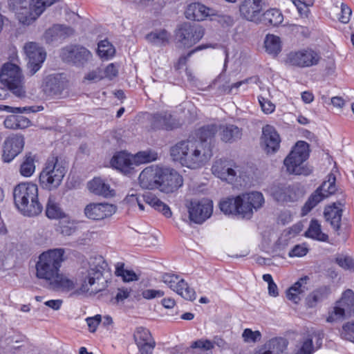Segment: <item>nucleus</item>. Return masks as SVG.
<instances>
[{"mask_svg":"<svg viewBox=\"0 0 354 354\" xmlns=\"http://www.w3.org/2000/svg\"><path fill=\"white\" fill-rule=\"evenodd\" d=\"M187 19L194 21H203L208 17L214 16L215 11L200 3L189 4L185 12Z\"/></svg>","mask_w":354,"mask_h":354,"instance_id":"obj_28","label":"nucleus"},{"mask_svg":"<svg viewBox=\"0 0 354 354\" xmlns=\"http://www.w3.org/2000/svg\"><path fill=\"white\" fill-rule=\"evenodd\" d=\"M354 313V292L351 289L345 290L339 300L336 301L326 319L333 322L351 317Z\"/></svg>","mask_w":354,"mask_h":354,"instance_id":"obj_9","label":"nucleus"},{"mask_svg":"<svg viewBox=\"0 0 354 354\" xmlns=\"http://www.w3.org/2000/svg\"><path fill=\"white\" fill-rule=\"evenodd\" d=\"M220 137L225 142H234L241 138L242 130L234 124H226L219 127Z\"/></svg>","mask_w":354,"mask_h":354,"instance_id":"obj_33","label":"nucleus"},{"mask_svg":"<svg viewBox=\"0 0 354 354\" xmlns=\"http://www.w3.org/2000/svg\"><path fill=\"white\" fill-rule=\"evenodd\" d=\"M115 48L108 40H102L98 44L97 54L98 55L106 59L113 56Z\"/></svg>","mask_w":354,"mask_h":354,"instance_id":"obj_45","label":"nucleus"},{"mask_svg":"<svg viewBox=\"0 0 354 354\" xmlns=\"http://www.w3.org/2000/svg\"><path fill=\"white\" fill-rule=\"evenodd\" d=\"M343 203L338 201L334 203L333 205L326 207L324 210V216L335 231H337L341 225L342 210L341 207Z\"/></svg>","mask_w":354,"mask_h":354,"instance_id":"obj_31","label":"nucleus"},{"mask_svg":"<svg viewBox=\"0 0 354 354\" xmlns=\"http://www.w3.org/2000/svg\"><path fill=\"white\" fill-rule=\"evenodd\" d=\"M264 46L268 53L277 56L281 50V39L278 36L269 34L265 38Z\"/></svg>","mask_w":354,"mask_h":354,"instance_id":"obj_38","label":"nucleus"},{"mask_svg":"<svg viewBox=\"0 0 354 354\" xmlns=\"http://www.w3.org/2000/svg\"><path fill=\"white\" fill-rule=\"evenodd\" d=\"M46 214L47 217L51 219L61 218L64 216V214L56 201V198L50 195L48 197L46 208Z\"/></svg>","mask_w":354,"mask_h":354,"instance_id":"obj_39","label":"nucleus"},{"mask_svg":"<svg viewBox=\"0 0 354 354\" xmlns=\"http://www.w3.org/2000/svg\"><path fill=\"white\" fill-rule=\"evenodd\" d=\"M171 35L165 29L156 30L146 35V39L152 45L162 46L169 44Z\"/></svg>","mask_w":354,"mask_h":354,"instance_id":"obj_35","label":"nucleus"},{"mask_svg":"<svg viewBox=\"0 0 354 354\" xmlns=\"http://www.w3.org/2000/svg\"><path fill=\"white\" fill-rule=\"evenodd\" d=\"M116 212V207L106 203H91L84 210L86 218L93 221H102L111 216Z\"/></svg>","mask_w":354,"mask_h":354,"instance_id":"obj_19","label":"nucleus"},{"mask_svg":"<svg viewBox=\"0 0 354 354\" xmlns=\"http://www.w3.org/2000/svg\"><path fill=\"white\" fill-rule=\"evenodd\" d=\"M131 290L127 288H120L118 289V292L115 295V299L117 302L123 301L130 296Z\"/></svg>","mask_w":354,"mask_h":354,"instance_id":"obj_62","label":"nucleus"},{"mask_svg":"<svg viewBox=\"0 0 354 354\" xmlns=\"http://www.w3.org/2000/svg\"><path fill=\"white\" fill-rule=\"evenodd\" d=\"M59 267H35L32 272L37 278L48 282L55 291L70 292L71 296H91L101 291L95 286L102 277V272L97 267H81L75 277L60 272Z\"/></svg>","mask_w":354,"mask_h":354,"instance_id":"obj_1","label":"nucleus"},{"mask_svg":"<svg viewBox=\"0 0 354 354\" xmlns=\"http://www.w3.org/2000/svg\"><path fill=\"white\" fill-rule=\"evenodd\" d=\"M104 263L103 257L97 254L91 256L89 261H87L88 266H102Z\"/></svg>","mask_w":354,"mask_h":354,"instance_id":"obj_63","label":"nucleus"},{"mask_svg":"<svg viewBox=\"0 0 354 354\" xmlns=\"http://www.w3.org/2000/svg\"><path fill=\"white\" fill-rule=\"evenodd\" d=\"M104 78L112 80L118 75V70L116 66L111 63L109 64L104 69H103Z\"/></svg>","mask_w":354,"mask_h":354,"instance_id":"obj_59","label":"nucleus"},{"mask_svg":"<svg viewBox=\"0 0 354 354\" xmlns=\"http://www.w3.org/2000/svg\"><path fill=\"white\" fill-rule=\"evenodd\" d=\"M187 207L190 221L195 223L201 224L212 215L213 203L212 201L205 198L193 200L189 202Z\"/></svg>","mask_w":354,"mask_h":354,"instance_id":"obj_13","label":"nucleus"},{"mask_svg":"<svg viewBox=\"0 0 354 354\" xmlns=\"http://www.w3.org/2000/svg\"><path fill=\"white\" fill-rule=\"evenodd\" d=\"M335 191V176L330 174L328 176V180L323 182L308 198L302 208V214H307L319 202L333 194Z\"/></svg>","mask_w":354,"mask_h":354,"instance_id":"obj_10","label":"nucleus"},{"mask_svg":"<svg viewBox=\"0 0 354 354\" xmlns=\"http://www.w3.org/2000/svg\"><path fill=\"white\" fill-rule=\"evenodd\" d=\"M321 59L320 54L312 48H304L290 52L287 55L286 63L300 68L310 67L318 64Z\"/></svg>","mask_w":354,"mask_h":354,"instance_id":"obj_11","label":"nucleus"},{"mask_svg":"<svg viewBox=\"0 0 354 354\" xmlns=\"http://www.w3.org/2000/svg\"><path fill=\"white\" fill-rule=\"evenodd\" d=\"M142 295L146 299H152L162 297L164 292L160 290L147 289L142 292Z\"/></svg>","mask_w":354,"mask_h":354,"instance_id":"obj_60","label":"nucleus"},{"mask_svg":"<svg viewBox=\"0 0 354 354\" xmlns=\"http://www.w3.org/2000/svg\"><path fill=\"white\" fill-rule=\"evenodd\" d=\"M212 171L214 176L229 183H232L237 177H241L239 167L227 160L220 159L215 161Z\"/></svg>","mask_w":354,"mask_h":354,"instance_id":"obj_14","label":"nucleus"},{"mask_svg":"<svg viewBox=\"0 0 354 354\" xmlns=\"http://www.w3.org/2000/svg\"><path fill=\"white\" fill-rule=\"evenodd\" d=\"M24 49L28 59V67L31 75H33L41 67L46 59V52L35 42L26 44Z\"/></svg>","mask_w":354,"mask_h":354,"instance_id":"obj_17","label":"nucleus"},{"mask_svg":"<svg viewBox=\"0 0 354 354\" xmlns=\"http://www.w3.org/2000/svg\"><path fill=\"white\" fill-rule=\"evenodd\" d=\"M124 202L131 207L138 205L139 209L142 212L145 210L144 205L145 203L156 211L162 213L166 218H170L172 215L170 207L151 193L140 195L136 190L131 189L126 196Z\"/></svg>","mask_w":354,"mask_h":354,"instance_id":"obj_6","label":"nucleus"},{"mask_svg":"<svg viewBox=\"0 0 354 354\" xmlns=\"http://www.w3.org/2000/svg\"><path fill=\"white\" fill-rule=\"evenodd\" d=\"M65 250L63 248L50 249L39 256L36 266H60L65 260Z\"/></svg>","mask_w":354,"mask_h":354,"instance_id":"obj_29","label":"nucleus"},{"mask_svg":"<svg viewBox=\"0 0 354 354\" xmlns=\"http://www.w3.org/2000/svg\"><path fill=\"white\" fill-rule=\"evenodd\" d=\"M161 167L151 166L142 171L138 177L142 189H153L160 187Z\"/></svg>","mask_w":354,"mask_h":354,"instance_id":"obj_21","label":"nucleus"},{"mask_svg":"<svg viewBox=\"0 0 354 354\" xmlns=\"http://www.w3.org/2000/svg\"><path fill=\"white\" fill-rule=\"evenodd\" d=\"M60 56L64 62L73 63L76 66H84L92 58L91 53L80 46H69L63 48Z\"/></svg>","mask_w":354,"mask_h":354,"instance_id":"obj_16","label":"nucleus"},{"mask_svg":"<svg viewBox=\"0 0 354 354\" xmlns=\"http://www.w3.org/2000/svg\"><path fill=\"white\" fill-rule=\"evenodd\" d=\"M35 170V158L31 153L26 154L20 167V174L25 177L31 176Z\"/></svg>","mask_w":354,"mask_h":354,"instance_id":"obj_44","label":"nucleus"},{"mask_svg":"<svg viewBox=\"0 0 354 354\" xmlns=\"http://www.w3.org/2000/svg\"><path fill=\"white\" fill-rule=\"evenodd\" d=\"M314 351L313 345V337L308 336L304 338L295 354H313Z\"/></svg>","mask_w":354,"mask_h":354,"instance_id":"obj_50","label":"nucleus"},{"mask_svg":"<svg viewBox=\"0 0 354 354\" xmlns=\"http://www.w3.org/2000/svg\"><path fill=\"white\" fill-rule=\"evenodd\" d=\"M242 337L246 343H255L261 339V333L259 330L253 331L250 328H245L243 333Z\"/></svg>","mask_w":354,"mask_h":354,"instance_id":"obj_51","label":"nucleus"},{"mask_svg":"<svg viewBox=\"0 0 354 354\" xmlns=\"http://www.w3.org/2000/svg\"><path fill=\"white\" fill-rule=\"evenodd\" d=\"M273 198L279 203H293L303 196V192L295 185H277L271 188Z\"/></svg>","mask_w":354,"mask_h":354,"instance_id":"obj_15","label":"nucleus"},{"mask_svg":"<svg viewBox=\"0 0 354 354\" xmlns=\"http://www.w3.org/2000/svg\"><path fill=\"white\" fill-rule=\"evenodd\" d=\"M73 32L74 30L71 27L55 24L45 31L43 37L47 44H59Z\"/></svg>","mask_w":354,"mask_h":354,"instance_id":"obj_26","label":"nucleus"},{"mask_svg":"<svg viewBox=\"0 0 354 354\" xmlns=\"http://www.w3.org/2000/svg\"><path fill=\"white\" fill-rule=\"evenodd\" d=\"M305 236L319 241H326L328 239V235L322 232L321 225L316 219L311 220Z\"/></svg>","mask_w":354,"mask_h":354,"instance_id":"obj_37","label":"nucleus"},{"mask_svg":"<svg viewBox=\"0 0 354 354\" xmlns=\"http://www.w3.org/2000/svg\"><path fill=\"white\" fill-rule=\"evenodd\" d=\"M308 251V249L305 245H296L289 252V256L290 257H301L305 256Z\"/></svg>","mask_w":354,"mask_h":354,"instance_id":"obj_58","label":"nucleus"},{"mask_svg":"<svg viewBox=\"0 0 354 354\" xmlns=\"http://www.w3.org/2000/svg\"><path fill=\"white\" fill-rule=\"evenodd\" d=\"M14 203L19 212L26 216H35L41 213L43 206L38 198L36 184L24 183L17 185L13 190Z\"/></svg>","mask_w":354,"mask_h":354,"instance_id":"obj_3","label":"nucleus"},{"mask_svg":"<svg viewBox=\"0 0 354 354\" xmlns=\"http://www.w3.org/2000/svg\"><path fill=\"white\" fill-rule=\"evenodd\" d=\"M86 322L89 330L93 333L96 330L97 327L101 322V316L100 315H97L93 317H88L86 319Z\"/></svg>","mask_w":354,"mask_h":354,"instance_id":"obj_61","label":"nucleus"},{"mask_svg":"<svg viewBox=\"0 0 354 354\" xmlns=\"http://www.w3.org/2000/svg\"><path fill=\"white\" fill-rule=\"evenodd\" d=\"M309 145L305 141H299L283 161L290 174L308 176L312 169L304 164L309 156Z\"/></svg>","mask_w":354,"mask_h":354,"instance_id":"obj_5","label":"nucleus"},{"mask_svg":"<svg viewBox=\"0 0 354 354\" xmlns=\"http://www.w3.org/2000/svg\"><path fill=\"white\" fill-rule=\"evenodd\" d=\"M308 280L309 277L308 276H305L295 282L288 290L286 292L287 298L294 303L297 304L301 299L300 295L303 294L307 290L306 285Z\"/></svg>","mask_w":354,"mask_h":354,"instance_id":"obj_32","label":"nucleus"},{"mask_svg":"<svg viewBox=\"0 0 354 354\" xmlns=\"http://www.w3.org/2000/svg\"><path fill=\"white\" fill-rule=\"evenodd\" d=\"M218 129V126L214 124L204 126L198 130V139L195 140L209 142L212 145L211 140L214 137Z\"/></svg>","mask_w":354,"mask_h":354,"instance_id":"obj_41","label":"nucleus"},{"mask_svg":"<svg viewBox=\"0 0 354 354\" xmlns=\"http://www.w3.org/2000/svg\"><path fill=\"white\" fill-rule=\"evenodd\" d=\"M216 46H217V44H201V45L196 46L194 49L189 51L187 54H183L179 57L177 63L175 65L176 69L179 70L181 68H183V66H185L187 64V62H188L189 57L192 55L196 53V52H198V51H201V50H205V49H207L209 48H215Z\"/></svg>","mask_w":354,"mask_h":354,"instance_id":"obj_42","label":"nucleus"},{"mask_svg":"<svg viewBox=\"0 0 354 354\" xmlns=\"http://www.w3.org/2000/svg\"><path fill=\"white\" fill-rule=\"evenodd\" d=\"M24 138L20 135H12L7 138L3 143V160L9 162L12 160L23 150Z\"/></svg>","mask_w":354,"mask_h":354,"instance_id":"obj_22","label":"nucleus"},{"mask_svg":"<svg viewBox=\"0 0 354 354\" xmlns=\"http://www.w3.org/2000/svg\"><path fill=\"white\" fill-rule=\"evenodd\" d=\"M62 304V301L60 299L48 300L44 303L46 306L55 310H57L60 308Z\"/></svg>","mask_w":354,"mask_h":354,"instance_id":"obj_64","label":"nucleus"},{"mask_svg":"<svg viewBox=\"0 0 354 354\" xmlns=\"http://www.w3.org/2000/svg\"><path fill=\"white\" fill-rule=\"evenodd\" d=\"M263 21L266 24L277 26L281 24L283 20V16L278 9H270L263 14Z\"/></svg>","mask_w":354,"mask_h":354,"instance_id":"obj_43","label":"nucleus"},{"mask_svg":"<svg viewBox=\"0 0 354 354\" xmlns=\"http://www.w3.org/2000/svg\"><path fill=\"white\" fill-rule=\"evenodd\" d=\"M67 172L66 162L57 156H49L39 174L41 186L48 190L56 189Z\"/></svg>","mask_w":354,"mask_h":354,"instance_id":"obj_4","label":"nucleus"},{"mask_svg":"<svg viewBox=\"0 0 354 354\" xmlns=\"http://www.w3.org/2000/svg\"><path fill=\"white\" fill-rule=\"evenodd\" d=\"M30 120L23 116L11 115L8 116L4 122V126L7 129H23L28 126Z\"/></svg>","mask_w":354,"mask_h":354,"instance_id":"obj_40","label":"nucleus"},{"mask_svg":"<svg viewBox=\"0 0 354 354\" xmlns=\"http://www.w3.org/2000/svg\"><path fill=\"white\" fill-rule=\"evenodd\" d=\"M160 190L165 193H172L183 184V177L174 169L161 168Z\"/></svg>","mask_w":354,"mask_h":354,"instance_id":"obj_20","label":"nucleus"},{"mask_svg":"<svg viewBox=\"0 0 354 354\" xmlns=\"http://www.w3.org/2000/svg\"><path fill=\"white\" fill-rule=\"evenodd\" d=\"M351 14V9L347 5L342 3L341 4L340 12L338 14L339 20L343 24H346L349 21Z\"/></svg>","mask_w":354,"mask_h":354,"instance_id":"obj_54","label":"nucleus"},{"mask_svg":"<svg viewBox=\"0 0 354 354\" xmlns=\"http://www.w3.org/2000/svg\"><path fill=\"white\" fill-rule=\"evenodd\" d=\"M57 0H32L30 3L31 9L37 16H39L46 7L53 5Z\"/></svg>","mask_w":354,"mask_h":354,"instance_id":"obj_48","label":"nucleus"},{"mask_svg":"<svg viewBox=\"0 0 354 354\" xmlns=\"http://www.w3.org/2000/svg\"><path fill=\"white\" fill-rule=\"evenodd\" d=\"M160 281L187 300L193 301L196 297L194 290L189 287L187 283L177 274L164 273L160 277Z\"/></svg>","mask_w":354,"mask_h":354,"instance_id":"obj_12","label":"nucleus"},{"mask_svg":"<svg viewBox=\"0 0 354 354\" xmlns=\"http://www.w3.org/2000/svg\"><path fill=\"white\" fill-rule=\"evenodd\" d=\"M43 110L42 106H25V107H12L7 105H0V111H5L8 113H22L30 112H37Z\"/></svg>","mask_w":354,"mask_h":354,"instance_id":"obj_46","label":"nucleus"},{"mask_svg":"<svg viewBox=\"0 0 354 354\" xmlns=\"http://www.w3.org/2000/svg\"><path fill=\"white\" fill-rule=\"evenodd\" d=\"M135 161V165L137 166L140 164L149 162L156 160L157 158V153L151 151H140L133 156Z\"/></svg>","mask_w":354,"mask_h":354,"instance_id":"obj_47","label":"nucleus"},{"mask_svg":"<svg viewBox=\"0 0 354 354\" xmlns=\"http://www.w3.org/2000/svg\"><path fill=\"white\" fill-rule=\"evenodd\" d=\"M205 35V29L200 25L185 22L175 30V39L179 48L187 49L199 42Z\"/></svg>","mask_w":354,"mask_h":354,"instance_id":"obj_8","label":"nucleus"},{"mask_svg":"<svg viewBox=\"0 0 354 354\" xmlns=\"http://www.w3.org/2000/svg\"><path fill=\"white\" fill-rule=\"evenodd\" d=\"M0 80L16 96L21 97L25 95L24 77L21 69L17 65L5 64L0 73Z\"/></svg>","mask_w":354,"mask_h":354,"instance_id":"obj_7","label":"nucleus"},{"mask_svg":"<svg viewBox=\"0 0 354 354\" xmlns=\"http://www.w3.org/2000/svg\"><path fill=\"white\" fill-rule=\"evenodd\" d=\"M261 145L267 153H274L279 148L281 139L274 127L267 124L263 128Z\"/></svg>","mask_w":354,"mask_h":354,"instance_id":"obj_25","label":"nucleus"},{"mask_svg":"<svg viewBox=\"0 0 354 354\" xmlns=\"http://www.w3.org/2000/svg\"><path fill=\"white\" fill-rule=\"evenodd\" d=\"M152 126L155 129H173L174 122L171 114L166 112L154 114L152 118Z\"/></svg>","mask_w":354,"mask_h":354,"instance_id":"obj_36","label":"nucleus"},{"mask_svg":"<svg viewBox=\"0 0 354 354\" xmlns=\"http://www.w3.org/2000/svg\"><path fill=\"white\" fill-rule=\"evenodd\" d=\"M354 320L342 326L341 337L342 339L354 342Z\"/></svg>","mask_w":354,"mask_h":354,"instance_id":"obj_52","label":"nucleus"},{"mask_svg":"<svg viewBox=\"0 0 354 354\" xmlns=\"http://www.w3.org/2000/svg\"><path fill=\"white\" fill-rule=\"evenodd\" d=\"M259 102L262 111L266 114L272 113L275 109V105L266 98L259 97Z\"/></svg>","mask_w":354,"mask_h":354,"instance_id":"obj_57","label":"nucleus"},{"mask_svg":"<svg viewBox=\"0 0 354 354\" xmlns=\"http://www.w3.org/2000/svg\"><path fill=\"white\" fill-rule=\"evenodd\" d=\"M111 164L113 167L125 174H129L136 167L133 156L124 151H120L114 155Z\"/></svg>","mask_w":354,"mask_h":354,"instance_id":"obj_30","label":"nucleus"},{"mask_svg":"<svg viewBox=\"0 0 354 354\" xmlns=\"http://www.w3.org/2000/svg\"><path fill=\"white\" fill-rule=\"evenodd\" d=\"M115 273L117 276L121 277L125 282L137 281L138 279V276L133 270L124 269V267H116Z\"/></svg>","mask_w":354,"mask_h":354,"instance_id":"obj_49","label":"nucleus"},{"mask_svg":"<svg viewBox=\"0 0 354 354\" xmlns=\"http://www.w3.org/2000/svg\"><path fill=\"white\" fill-rule=\"evenodd\" d=\"M243 201V218L250 219L254 212L260 209L265 203V198L259 192H251L241 194Z\"/></svg>","mask_w":354,"mask_h":354,"instance_id":"obj_18","label":"nucleus"},{"mask_svg":"<svg viewBox=\"0 0 354 354\" xmlns=\"http://www.w3.org/2000/svg\"><path fill=\"white\" fill-rule=\"evenodd\" d=\"M243 201L241 194L226 197L221 200L219 208L226 215L237 216L243 218Z\"/></svg>","mask_w":354,"mask_h":354,"instance_id":"obj_27","label":"nucleus"},{"mask_svg":"<svg viewBox=\"0 0 354 354\" xmlns=\"http://www.w3.org/2000/svg\"><path fill=\"white\" fill-rule=\"evenodd\" d=\"M338 266H354V258L346 252L337 254L335 258Z\"/></svg>","mask_w":354,"mask_h":354,"instance_id":"obj_53","label":"nucleus"},{"mask_svg":"<svg viewBox=\"0 0 354 354\" xmlns=\"http://www.w3.org/2000/svg\"><path fill=\"white\" fill-rule=\"evenodd\" d=\"M241 17L248 21L258 23L262 16L261 0H244L239 6Z\"/></svg>","mask_w":354,"mask_h":354,"instance_id":"obj_24","label":"nucleus"},{"mask_svg":"<svg viewBox=\"0 0 354 354\" xmlns=\"http://www.w3.org/2000/svg\"><path fill=\"white\" fill-rule=\"evenodd\" d=\"M88 188L90 192L96 195L104 197L113 195V190L111 189L110 185L100 178H94L92 180L88 182Z\"/></svg>","mask_w":354,"mask_h":354,"instance_id":"obj_34","label":"nucleus"},{"mask_svg":"<svg viewBox=\"0 0 354 354\" xmlns=\"http://www.w3.org/2000/svg\"><path fill=\"white\" fill-rule=\"evenodd\" d=\"M174 161L191 169L204 167L212 156V146L206 142L187 140L178 142L170 149Z\"/></svg>","mask_w":354,"mask_h":354,"instance_id":"obj_2","label":"nucleus"},{"mask_svg":"<svg viewBox=\"0 0 354 354\" xmlns=\"http://www.w3.org/2000/svg\"><path fill=\"white\" fill-rule=\"evenodd\" d=\"M191 347L193 348H201L205 351L214 348V343L211 340L201 339L192 342Z\"/></svg>","mask_w":354,"mask_h":354,"instance_id":"obj_55","label":"nucleus"},{"mask_svg":"<svg viewBox=\"0 0 354 354\" xmlns=\"http://www.w3.org/2000/svg\"><path fill=\"white\" fill-rule=\"evenodd\" d=\"M104 78L103 69L97 68L96 69L88 72L84 77V79L88 81L97 82Z\"/></svg>","mask_w":354,"mask_h":354,"instance_id":"obj_56","label":"nucleus"},{"mask_svg":"<svg viewBox=\"0 0 354 354\" xmlns=\"http://www.w3.org/2000/svg\"><path fill=\"white\" fill-rule=\"evenodd\" d=\"M133 339L140 354H152L156 342L149 330L138 327L134 331Z\"/></svg>","mask_w":354,"mask_h":354,"instance_id":"obj_23","label":"nucleus"}]
</instances>
